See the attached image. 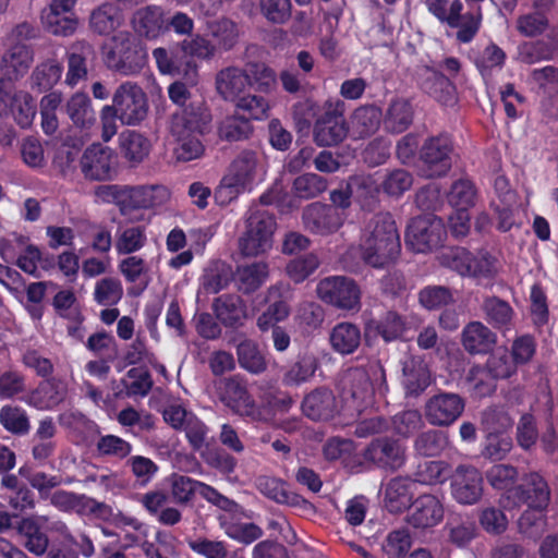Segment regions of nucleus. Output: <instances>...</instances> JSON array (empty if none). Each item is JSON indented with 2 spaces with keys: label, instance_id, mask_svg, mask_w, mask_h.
Here are the masks:
<instances>
[{
  "label": "nucleus",
  "instance_id": "0eeeda50",
  "mask_svg": "<svg viewBox=\"0 0 558 558\" xmlns=\"http://www.w3.org/2000/svg\"><path fill=\"white\" fill-rule=\"evenodd\" d=\"M257 166L254 151L244 150L230 166L229 172L222 177L216 190V199L219 204H228L235 199L245 190L250 189Z\"/></svg>",
  "mask_w": 558,
  "mask_h": 558
},
{
  "label": "nucleus",
  "instance_id": "4468645a",
  "mask_svg": "<svg viewBox=\"0 0 558 558\" xmlns=\"http://www.w3.org/2000/svg\"><path fill=\"white\" fill-rule=\"evenodd\" d=\"M343 112V101L327 102V110L314 124V141L317 145L323 147L335 146L347 138L349 124Z\"/></svg>",
  "mask_w": 558,
  "mask_h": 558
},
{
  "label": "nucleus",
  "instance_id": "7ed1b4c3",
  "mask_svg": "<svg viewBox=\"0 0 558 558\" xmlns=\"http://www.w3.org/2000/svg\"><path fill=\"white\" fill-rule=\"evenodd\" d=\"M102 60L111 72L124 76L140 74L145 68L148 53L145 45L131 32L114 34L104 48Z\"/></svg>",
  "mask_w": 558,
  "mask_h": 558
},
{
  "label": "nucleus",
  "instance_id": "774afa93",
  "mask_svg": "<svg viewBox=\"0 0 558 558\" xmlns=\"http://www.w3.org/2000/svg\"><path fill=\"white\" fill-rule=\"evenodd\" d=\"M233 278L232 268L226 263H216L207 267L203 275V287L208 293H217L228 287Z\"/></svg>",
  "mask_w": 558,
  "mask_h": 558
},
{
  "label": "nucleus",
  "instance_id": "f704fd0d",
  "mask_svg": "<svg viewBox=\"0 0 558 558\" xmlns=\"http://www.w3.org/2000/svg\"><path fill=\"white\" fill-rule=\"evenodd\" d=\"M328 341L333 352L340 355L353 354L361 344V329L351 322L337 323L330 329Z\"/></svg>",
  "mask_w": 558,
  "mask_h": 558
},
{
  "label": "nucleus",
  "instance_id": "e2e57ef3",
  "mask_svg": "<svg viewBox=\"0 0 558 558\" xmlns=\"http://www.w3.org/2000/svg\"><path fill=\"white\" fill-rule=\"evenodd\" d=\"M448 464L444 461L420 462L412 474V483L422 485H436L446 481Z\"/></svg>",
  "mask_w": 558,
  "mask_h": 558
},
{
  "label": "nucleus",
  "instance_id": "423d86ee",
  "mask_svg": "<svg viewBox=\"0 0 558 558\" xmlns=\"http://www.w3.org/2000/svg\"><path fill=\"white\" fill-rule=\"evenodd\" d=\"M442 262L463 277L494 279L498 274V259L482 250L476 254L464 247H453L442 255Z\"/></svg>",
  "mask_w": 558,
  "mask_h": 558
},
{
  "label": "nucleus",
  "instance_id": "603ef678",
  "mask_svg": "<svg viewBox=\"0 0 558 558\" xmlns=\"http://www.w3.org/2000/svg\"><path fill=\"white\" fill-rule=\"evenodd\" d=\"M208 32L216 41V50L229 51L238 44L239 27L230 19L221 17L208 23Z\"/></svg>",
  "mask_w": 558,
  "mask_h": 558
},
{
  "label": "nucleus",
  "instance_id": "37998d69",
  "mask_svg": "<svg viewBox=\"0 0 558 558\" xmlns=\"http://www.w3.org/2000/svg\"><path fill=\"white\" fill-rule=\"evenodd\" d=\"M402 383L407 395L417 397L430 385V372L423 362L412 360L403 366Z\"/></svg>",
  "mask_w": 558,
  "mask_h": 558
},
{
  "label": "nucleus",
  "instance_id": "49530a36",
  "mask_svg": "<svg viewBox=\"0 0 558 558\" xmlns=\"http://www.w3.org/2000/svg\"><path fill=\"white\" fill-rule=\"evenodd\" d=\"M483 312L485 319L498 330H508L513 318V308L508 301L492 295L486 296L483 301Z\"/></svg>",
  "mask_w": 558,
  "mask_h": 558
},
{
  "label": "nucleus",
  "instance_id": "0e129e2a",
  "mask_svg": "<svg viewBox=\"0 0 558 558\" xmlns=\"http://www.w3.org/2000/svg\"><path fill=\"white\" fill-rule=\"evenodd\" d=\"M123 286L118 278L106 277L96 282L94 300L98 305L111 307L121 302Z\"/></svg>",
  "mask_w": 558,
  "mask_h": 558
},
{
  "label": "nucleus",
  "instance_id": "680f3d73",
  "mask_svg": "<svg viewBox=\"0 0 558 558\" xmlns=\"http://www.w3.org/2000/svg\"><path fill=\"white\" fill-rule=\"evenodd\" d=\"M448 445L447 435L437 429L421 433L414 440V450L423 457H437Z\"/></svg>",
  "mask_w": 558,
  "mask_h": 558
},
{
  "label": "nucleus",
  "instance_id": "79ce46f5",
  "mask_svg": "<svg viewBox=\"0 0 558 558\" xmlns=\"http://www.w3.org/2000/svg\"><path fill=\"white\" fill-rule=\"evenodd\" d=\"M506 59V52L492 41L483 50L473 54L472 62L483 78H490L495 71L502 69Z\"/></svg>",
  "mask_w": 558,
  "mask_h": 558
},
{
  "label": "nucleus",
  "instance_id": "09e8293b",
  "mask_svg": "<svg viewBox=\"0 0 558 558\" xmlns=\"http://www.w3.org/2000/svg\"><path fill=\"white\" fill-rule=\"evenodd\" d=\"M258 488L262 494L280 505L300 507L302 502H306L300 494L290 492L286 482L275 477L259 480Z\"/></svg>",
  "mask_w": 558,
  "mask_h": 558
},
{
  "label": "nucleus",
  "instance_id": "c03bdc74",
  "mask_svg": "<svg viewBox=\"0 0 558 558\" xmlns=\"http://www.w3.org/2000/svg\"><path fill=\"white\" fill-rule=\"evenodd\" d=\"M62 64L56 60H46L34 68L29 78L32 90L49 92L61 78Z\"/></svg>",
  "mask_w": 558,
  "mask_h": 558
},
{
  "label": "nucleus",
  "instance_id": "9b49d317",
  "mask_svg": "<svg viewBox=\"0 0 558 558\" xmlns=\"http://www.w3.org/2000/svg\"><path fill=\"white\" fill-rule=\"evenodd\" d=\"M317 294L325 304L343 311H359L361 306V290L355 280L332 276L320 280Z\"/></svg>",
  "mask_w": 558,
  "mask_h": 558
},
{
  "label": "nucleus",
  "instance_id": "2eb2a0df",
  "mask_svg": "<svg viewBox=\"0 0 558 558\" xmlns=\"http://www.w3.org/2000/svg\"><path fill=\"white\" fill-rule=\"evenodd\" d=\"M363 463L379 469L396 471L405 463V449L398 439L381 436L366 445L362 452Z\"/></svg>",
  "mask_w": 558,
  "mask_h": 558
},
{
  "label": "nucleus",
  "instance_id": "5fc2aeb1",
  "mask_svg": "<svg viewBox=\"0 0 558 558\" xmlns=\"http://www.w3.org/2000/svg\"><path fill=\"white\" fill-rule=\"evenodd\" d=\"M466 383L472 395L476 398H486L494 395L497 380L484 365L477 364L470 367L466 373Z\"/></svg>",
  "mask_w": 558,
  "mask_h": 558
},
{
  "label": "nucleus",
  "instance_id": "e433bc0d",
  "mask_svg": "<svg viewBox=\"0 0 558 558\" xmlns=\"http://www.w3.org/2000/svg\"><path fill=\"white\" fill-rule=\"evenodd\" d=\"M122 22L123 14L119 7L112 2H104L93 10L89 27L94 33L107 36L119 28Z\"/></svg>",
  "mask_w": 558,
  "mask_h": 558
},
{
  "label": "nucleus",
  "instance_id": "ddd939ff",
  "mask_svg": "<svg viewBox=\"0 0 558 558\" xmlns=\"http://www.w3.org/2000/svg\"><path fill=\"white\" fill-rule=\"evenodd\" d=\"M340 398L348 405L361 411L373 401L374 386L367 369L350 367L338 381Z\"/></svg>",
  "mask_w": 558,
  "mask_h": 558
},
{
  "label": "nucleus",
  "instance_id": "4d7b16f0",
  "mask_svg": "<svg viewBox=\"0 0 558 558\" xmlns=\"http://www.w3.org/2000/svg\"><path fill=\"white\" fill-rule=\"evenodd\" d=\"M268 277V265L265 263H252L239 267L236 284L245 294L256 291Z\"/></svg>",
  "mask_w": 558,
  "mask_h": 558
},
{
  "label": "nucleus",
  "instance_id": "bb28decb",
  "mask_svg": "<svg viewBox=\"0 0 558 558\" xmlns=\"http://www.w3.org/2000/svg\"><path fill=\"white\" fill-rule=\"evenodd\" d=\"M34 50L31 46L17 43L10 46L1 56L0 72L9 80L19 81L31 69Z\"/></svg>",
  "mask_w": 558,
  "mask_h": 558
},
{
  "label": "nucleus",
  "instance_id": "473e14b6",
  "mask_svg": "<svg viewBox=\"0 0 558 558\" xmlns=\"http://www.w3.org/2000/svg\"><path fill=\"white\" fill-rule=\"evenodd\" d=\"M413 481L411 477H401L389 481L385 489V508L390 513H401L410 510L413 501Z\"/></svg>",
  "mask_w": 558,
  "mask_h": 558
},
{
  "label": "nucleus",
  "instance_id": "13d9d810",
  "mask_svg": "<svg viewBox=\"0 0 558 558\" xmlns=\"http://www.w3.org/2000/svg\"><path fill=\"white\" fill-rule=\"evenodd\" d=\"M319 265L318 256L307 253L289 260L286 265V274L294 283H302L315 274Z\"/></svg>",
  "mask_w": 558,
  "mask_h": 558
},
{
  "label": "nucleus",
  "instance_id": "de8ad7c7",
  "mask_svg": "<svg viewBox=\"0 0 558 558\" xmlns=\"http://www.w3.org/2000/svg\"><path fill=\"white\" fill-rule=\"evenodd\" d=\"M50 505L62 512H72L78 509L89 508L95 511L100 507L96 499L69 490H56L48 497Z\"/></svg>",
  "mask_w": 558,
  "mask_h": 558
},
{
  "label": "nucleus",
  "instance_id": "6e6d98bb",
  "mask_svg": "<svg viewBox=\"0 0 558 558\" xmlns=\"http://www.w3.org/2000/svg\"><path fill=\"white\" fill-rule=\"evenodd\" d=\"M238 361L242 368L252 374H260L267 369L265 355L258 348V344L245 339L236 347Z\"/></svg>",
  "mask_w": 558,
  "mask_h": 558
},
{
  "label": "nucleus",
  "instance_id": "6e6552de",
  "mask_svg": "<svg viewBox=\"0 0 558 558\" xmlns=\"http://www.w3.org/2000/svg\"><path fill=\"white\" fill-rule=\"evenodd\" d=\"M447 230L442 220L434 214H423L409 222L407 243L415 253H427L442 246Z\"/></svg>",
  "mask_w": 558,
  "mask_h": 558
},
{
  "label": "nucleus",
  "instance_id": "9d476101",
  "mask_svg": "<svg viewBox=\"0 0 558 558\" xmlns=\"http://www.w3.org/2000/svg\"><path fill=\"white\" fill-rule=\"evenodd\" d=\"M276 220L267 210H256L246 220V230L240 240L245 256H257L270 250Z\"/></svg>",
  "mask_w": 558,
  "mask_h": 558
},
{
  "label": "nucleus",
  "instance_id": "2f4dec72",
  "mask_svg": "<svg viewBox=\"0 0 558 558\" xmlns=\"http://www.w3.org/2000/svg\"><path fill=\"white\" fill-rule=\"evenodd\" d=\"M250 81L242 68H223L216 74V90L226 101L238 102Z\"/></svg>",
  "mask_w": 558,
  "mask_h": 558
},
{
  "label": "nucleus",
  "instance_id": "a211bd4d",
  "mask_svg": "<svg viewBox=\"0 0 558 558\" xmlns=\"http://www.w3.org/2000/svg\"><path fill=\"white\" fill-rule=\"evenodd\" d=\"M68 393V384L61 378L51 376L41 379L21 400L36 410L52 411L66 400Z\"/></svg>",
  "mask_w": 558,
  "mask_h": 558
},
{
  "label": "nucleus",
  "instance_id": "8fccbe9b",
  "mask_svg": "<svg viewBox=\"0 0 558 558\" xmlns=\"http://www.w3.org/2000/svg\"><path fill=\"white\" fill-rule=\"evenodd\" d=\"M0 425L4 430L16 436H24L31 430L26 410L16 404H4L0 408Z\"/></svg>",
  "mask_w": 558,
  "mask_h": 558
},
{
  "label": "nucleus",
  "instance_id": "a19ab883",
  "mask_svg": "<svg viewBox=\"0 0 558 558\" xmlns=\"http://www.w3.org/2000/svg\"><path fill=\"white\" fill-rule=\"evenodd\" d=\"M383 121V110L376 105H364L353 110V130L359 137H368L375 134Z\"/></svg>",
  "mask_w": 558,
  "mask_h": 558
},
{
  "label": "nucleus",
  "instance_id": "bf43d9fd",
  "mask_svg": "<svg viewBox=\"0 0 558 558\" xmlns=\"http://www.w3.org/2000/svg\"><path fill=\"white\" fill-rule=\"evenodd\" d=\"M486 478L493 488L506 490L508 501L509 492L518 486L515 483L519 478V470L511 464H495L486 472Z\"/></svg>",
  "mask_w": 558,
  "mask_h": 558
},
{
  "label": "nucleus",
  "instance_id": "7c9ffc66",
  "mask_svg": "<svg viewBox=\"0 0 558 558\" xmlns=\"http://www.w3.org/2000/svg\"><path fill=\"white\" fill-rule=\"evenodd\" d=\"M496 342L495 332L482 322H469L463 329L462 344L470 354L489 353L496 347Z\"/></svg>",
  "mask_w": 558,
  "mask_h": 558
},
{
  "label": "nucleus",
  "instance_id": "a878e982",
  "mask_svg": "<svg viewBox=\"0 0 558 558\" xmlns=\"http://www.w3.org/2000/svg\"><path fill=\"white\" fill-rule=\"evenodd\" d=\"M444 518V506L438 496L422 494L413 499L408 522L413 527L425 529L440 523Z\"/></svg>",
  "mask_w": 558,
  "mask_h": 558
},
{
  "label": "nucleus",
  "instance_id": "69168bd1",
  "mask_svg": "<svg viewBox=\"0 0 558 558\" xmlns=\"http://www.w3.org/2000/svg\"><path fill=\"white\" fill-rule=\"evenodd\" d=\"M318 367L317 357L313 354L300 355L283 375L286 385H300L310 379Z\"/></svg>",
  "mask_w": 558,
  "mask_h": 558
},
{
  "label": "nucleus",
  "instance_id": "ea45409f",
  "mask_svg": "<svg viewBox=\"0 0 558 558\" xmlns=\"http://www.w3.org/2000/svg\"><path fill=\"white\" fill-rule=\"evenodd\" d=\"M405 319L395 311H388L379 319H371L365 326L367 333L383 338L385 342L399 339L405 330Z\"/></svg>",
  "mask_w": 558,
  "mask_h": 558
},
{
  "label": "nucleus",
  "instance_id": "864d4df0",
  "mask_svg": "<svg viewBox=\"0 0 558 558\" xmlns=\"http://www.w3.org/2000/svg\"><path fill=\"white\" fill-rule=\"evenodd\" d=\"M220 526L233 541L250 545L263 536V529L254 522H238L226 517L219 518Z\"/></svg>",
  "mask_w": 558,
  "mask_h": 558
},
{
  "label": "nucleus",
  "instance_id": "f03ea898",
  "mask_svg": "<svg viewBox=\"0 0 558 558\" xmlns=\"http://www.w3.org/2000/svg\"><path fill=\"white\" fill-rule=\"evenodd\" d=\"M148 99L144 89L136 83H121L112 94V104L102 107L100 119L102 141H110L118 131L117 120L123 124L141 123L148 113Z\"/></svg>",
  "mask_w": 558,
  "mask_h": 558
},
{
  "label": "nucleus",
  "instance_id": "f8f14e48",
  "mask_svg": "<svg viewBox=\"0 0 558 558\" xmlns=\"http://www.w3.org/2000/svg\"><path fill=\"white\" fill-rule=\"evenodd\" d=\"M550 502V488L539 472L523 475V483L509 492L508 507L518 508L526 505L535 511H544Z\"/></svg>",
  "mask_w": 558,
  "mask_h": 558
},
{
  "label": "nucleus",
  "instance_id": "5701e85b",
  "mask_svg": "<svg viewBox=\"0 0 558 558\" xmlns=\"http://www.w3.org/2000/svg\"><path fill=\"white\" fill-rule=\"evenodd\" d=\"M420 88L441 107L453 108L459 102L456 84L434 68H426Z\"/></svg>",
  "mask_w": 558,
  "mask_h": 558
},
{
  "label": "nucleus",
  "instance_id": "a18cd8bd",
  "mask_svg": "<svg viewBox=\"0 0 558 558\" xmlns=\"http://www.w3.org/2000/svg\"><path fill=\"white\" fill-rule=\"evenodd\" d=\"M147 243L145 226L120 228L116 234L114 248L118 255H132Z\"/></svg>",
  "mask_w": 558,
  "mask_h": 558
},
{
  "label": "nucleus",
  "instance_id": "338daca9",
  "mask_svg": "<svg viewBox=\"0 0 558 558\" xmlns=\"http://www.w3.org/2000/svg\"><path fill=\"white\" fill-rule=\"evenodd\" d=\"M380 185L384 194L398 198L413 186V175L405 169H393L386 172Z\"/></svg>",
  "mask_w": 558,
  "mask_h": 558
},
{
  "label": "nucleus",
  "instance_id": "aec40b11",
  "mask_svg": "<svg viewBox=\"0 0 558 558\" xmlns=\"http://www.w3.org/2000/svg\"><path fill=\"white\" fill-rule=\"evenodd\" d=\"M116 155L101 144L88 146L80 160L81 171L89 180H109L116 173Z\"/></svg>",
  "mask_w": 558,
  "mask_h": 558
},
{
  "label": "nucleus",
  "instance_id": "cd10ccee",
  "mask_svg": "<svg viewBox=\"0 0 558 558\" xmlns=\"http://www.w3.org/2000/svg\"><path fill=\"white\" fill-rule=\"evenodd\" d=\"M95 57V50L92 45L80 41L70 47L65 58L68 62V72L65 83L75 87L80 82L87 78L88 64Z\"/></svg>",
  "mask_w": 558,
  "mask_h": 558
},
{
  "label": "nucleus",
  "instance_id": "20e7f679",
  "mask_svg": "<svg viewBox=\"0 0 558 558\" xmlns=\"http://www.w3.org/2000/svg\"><path fill=\"white\" fill-rule=\"evenodd\" d=\"M425 4L439 23L458 28L456 37L460 44H470L481 28L483 20L481 5H477L475 12L463 14L462 0H452L449 8H447L448 0H425Z\"/></svg>",
  "mask_w": 558,
  "mask_h": 558
},
{
  "label": "nucleus",
  "instance_id": "4be33fe9",
  "mask_svg": "<svg viewBox=\"0 0 558 558\" xmlns=\"http://www.w3.org/2000/svg\"><path fill=\"white\" fill-rule=\"evenodd\" d=\"M131 27L140 37L156 40L167 31V19L163 8L158 4H147L137 8L131 16Z\"/></svg>",
  "mask_w": 558,
  "mask_h": 558
},
{
  "label": "nucleus",
  "instance_id": "58836bf2",
  "mask_svg": "<svg viewBox=\"0 0 558 558\" xmlns=\"http://www.w3.org/2000/svg\"><path fill=\"white\" fill-rule=\"evenodd\" d=\"M119 143L121 155L132 167L142 163L149 156L151 143L138 132H122L119 136Z\"/></svg>",
  "mask_w": 558,
  "mask_h": 558
},
{
  "label": "nucleus",
  "instance_id": "dca6fc26",
  "mask_svg": "<svg viewBox=\"0 0 558 558\" xmlns=\"http://www.w3.org/2000/svg\"><path fill=\"white\" fill-rule=\"evenodd\" d=\"M483 475L473 465L460 464L450 476L451 496L459 505H476L483 496Z\"/></svg>",
  "mask_w": 558,
  "mask_h": 558
},
{
  "label": "nucleus",
  "instance_id": "39448f33",
  "mask_svg": "<svg viewBox=\"0 0 558 558\" xmlns=\"http://www.w3.org/2000/svg\"><path fill=\"white\" fill-rule=\"evenodd\" d=\"M456 156V141L451 133L429 135L420 145V169L426 178H442L451 170Z\"/></svg>",
  "mask_w": 558,
  "mask_h": 558
},
{
  "label": "nucleus",
  "instance_id": "b1692460",
  "mask_svg": "<svg viewBox=\"0 0 558 558\" xmlns=\"http://www.w3.org/2000/svg\"><path fill=\"white\" fill-rule=\"evenodd\" d=\"M558 53V27L551 26L546 37H535L518 46V59L524 64L551 61Z\"/></svg>",
  "mask_w": 558,
  "mask_h": 558
},
{
  "label": "nucleus",
  "instance_id": "c756f323",
  "mask_svg": "<svg viewBox=\"0 0 558 558\" xmlns=\"http://www.w3.org/2000/svg\"><path fill=\"white\" fill-rule=\"evenodd\" d=\"M414 109L410 99L396 96L384 113V128L388 133L402 134L413 124Z\"/></svg>",
  "mask_w": 558,
  "mask_h": 558
},
{
  "label": "nucleus",
  "instance_id": "052dcab7",
  "mask_svg": "<svg viewBox=\"0 0 558 558\" xmlns=\"http://www.w3.org/2000/svg\"><path fill=\"white\" fill-rule=\"evenodd\" d=\"M447 199L454 209H469L474 206L476 189L473 181L468 178H460L453 181L447 194Z\"/></svg>",
  "mask_w": 558,
  "mask_h": 558
},
{
  "label": "nucleus",
  "instance_id": "f257e3e1",
  "mask_svg": "<svg viewBox=\"0 0 558 558\" xmlns=\"http://www.w3.org/2000/svg\"><path fill=\"white\" fill-rule=\"evenodd\" d=\"M361 259L374 268H385L401 253L400 235L389 211H379L366 223L359 243Z\"/></svg>",
  "mask_w": 558,
  "mask_h": 558
},
{
  "label": "nucleus",
  "instance_id": "c9c22d12",
  "mask_svg": "<svg viewBox=\"0 0 558 558\" xmlns=\"http://www.w3.org/2000/svg\"><path fill=\"white\" fill-rule=\"evenodd\" d=\"M353 198L364 210H374L379 204L381 185L372 174L353 175L350 178Z\"/></svg>",
  "mask_w": 558,
  "mask_h": 558
},
{
  "label": "nucleus",
  "instance_id": "72a5a7b5",
  "mask_svg": "<svg viewBox=\"0 0 558 558\" xmlns=\"http://www.w3.org/2000/svg\"><path fill=\"white\" fill-rule=\"evenodd\" d=\"M214 314L226 327H238L246 318V305L238 294H221L214 299Z\"/></svg>",
  "mask_w": 558,
  "mask_h": 558
},
{
  "label": "nucleus",
  "instance_id": "4c0bfd02",
  "mask_svg": "<svg viewBox=\"0 0 558 558\" xmlns=\"http://www.w3.org/2000/svg\"><path fill=\"white\" fill-rule=\"evenodd\" d=\"M17 538L24 547L37 555L41 556L49 547V537L43 527L31 518H22L16 524Z\"/></svg>",
  "mask_w": 558,
  "mask_h": 558
},
{
  "label": "nucleus",
  "instance_id": "f3484780",
  "mask_svg": "<svg viewBox=\"0 0 558 558\" xmlns=\"http://www.w3.org/2000/svg\"><path fill=\"white\" fill-rule=\"evenodd\" d=\"M345 218V214H339L337 207L320 202L311 203L302 210L303 227L314 234L335 233L343 226Z\"/></svg>",
  "mask_w": 558,
  "mask_h": 558
},
{
  "label": "nucleus",
  "instance_id": "1a4fd4ad",
  "mask_svg": "<svg viewBox=\"0 0 558 558\" xmlns=\"http://www.w3.org/2000/svg\"><path fill=\"white\" fill-rule=\"evenodd\" d=\"M220 400L234 413L250 417L254 422H266L264 409L256 403L247 390V383L241 375H232L222 380Z\"/></svg>",
  "mask_w": 558,
  "mask_h": 558
},
{
  "label": "nucleus",
  "instance_id": "3c124183",
  "mask_svg": "<svg viewBox=\"0 0 558 558\" xmlns=\"http://www.w3.org/2000/svg\"><path fill=\"white\" fill-rule=\"evenodd\" d=\"M66 113L76 128H90L96 122V113L88 95L74 93L66 104Z\"/></svg>",
  "mask_w": 558,
  "mask_h": 558
},
{
  "label": "nucleus",
  "instance_id": "6ab92c4d",
  "mask_svg": "<svg viewBox=\"0 0 558 558\" xmlns=\"http://www.w3.org/2000/svg\"><path fill=\"white\" fill-rule=\"evenodd\" d=\"M465 409V400L457 393L439 392L425 404V417L433 426H450Z\"/></svg>",
  "mask_w": 558,
  "mask_h": 558
},
{
  "label": "nucleus",
  "instance_id": "393cba45",
  "mask_svg": "<svg viewBox=\"0 0 558 558\" xmlns=\"http://www.w3.org/2000/svg\"><path fill=\"white\" fill-rule=\"evenodd\" d=\"M75 0H52L41 14L46 29L53 35L69 36L77 28L72 9Z\"/></svg>",
  "mask_w": 558,
  "mask_h": 558
},
{
  "label": "nucleus",
  "instance_id": "412c9836",
  "mask_svg": "<svg viewBox=\"0 0 558 558\" xmlns=\"http://www.w3.org/2000/svg\"><path fill=\"white\" fill-rule=\"evenodd\" d=\"M210 121L211 114L204 104H189L172 116L171 134L201 136L207 132Z\"/></svg>",
  "mask_w": 558,
  "mask_h": 558
},
{
  "label": "nucleus",
  "instance_id": "c85d7f7f",
  "mask_svg": "<svg viewBox=\"0 0 558 558\" xmlns=\"http://www.w3.org/2000/svg\"><path fill=\"white\" fill-rule=\"evenodd\" d=\"M301 409L312 421H329L337 412V402L329 388H315L303 398Z\"/></svg>",
  "mask_w": 558,
  "mask_h": 558
}]
</instances>
